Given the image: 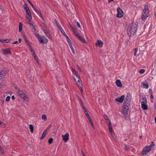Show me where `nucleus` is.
Here are the masks:
<instances>
[{"mask_svg":"<svg viewBox=\"0 0 156 156\" xmlns=\"http://www.w3.org/2000/svg\"><path fill=\"white\" fill-rule=\"evenodd\" d=\"M137 26L134 23L130 24L128 26L127 30V33L129 37L133 35L137 29Z\"/></svg>","mask_w":156,"mask_h":156,"instance_id":"nucleus-1","label":"nucleus"},{"mask_svg":"<svg viewBox=\"0 0 156 156\" xmlns=\"http://www.w3.org/2000/svg\"><path fill=\"white\" fill-rule=\"evenodd\" d=\"M38 39L39 42L42 44L46 43L48 41V39L47 38L44 36H39V37H38Z\"/></svg>","mask_w":156,"mask_h":156,"instance_id":"nucleus-2","label":"nucleus"},{"mask_svg":"<svg viewBox=\"0 0 156 156\" xmlns=\"http://www.w3.org/2000/svg\"><path fill=\"white\" fill-rule=\"evenodd\" d=\"M77 79L78 80L76 81V79L74 77V81L76 82V84L78 85V87H80V86H83V85L81 81L80 80V76L79 75H76V77Z\"/></svg>","mask_w":156,"mask_h":156,"instance_id":"nucleus-3","label":"nucleus"},{"mask_svg":"<svg viewBox=\"0 0 156 156\" xmlns=\"http://www.w3.org/2000/svg\"><path fill=\"white\" fill-rule=\"evenodd\" d=\"M117 14L116 17H117L121 18L123 15V12L122 10L120 8H118L117 9Z\"/></svg>","mask_w":156,"mask_h":156,"instance_id":"nucleus-4","label":"nucleus"},{"mask_svg":"<svg viewBox=\"0 0 156 156\" xmlns=\"http://www.w3.org/2000/svg\"><path fill=\"white\" fill-rule=\"evenodd\" d=\"M150 151V149L147 146H145L141 152L143 155H146Z\"/></svg>","mask_w":156,"mask_h":156,"instance_id":"nucleus-5","label":"nucleus"},{"mask_svg":"<svg viewBox=\"0 0 156 156\" xmlns=\"http://www.w3.org/2000/svg\"><path fill=\"white\" fill-rule=\"evenodd\" d=\"M69 134L66 133L65 135H62V137L63 140L65 142H66L69 139Z\"/></svg>","mask_w":156,"mask_h":156,"instance_id":"nucleus-6","label":"nucleus"},{"mask_svg":"<svg viewBox=\"0 0 156 156\" xmlns=\"http://www.w3.org/2000/svg\"><path fill=\"white\" fill-rule=\"evenodd\" d=\"M125 96L124 95H122L119 98H117L115 99V101L119 102L120 103H122L123 102L124 99L125 98Z\"/></svg>","mask_w":156,"mask_h":156,"instance_id":"nucleus-7","label":"nucleus"},{"mask_svg":"<svg viewBox=\"0 0 156 156\" xmlns=\"http://www.w3.org/2000/svg\"><path fill=\"white\" fill-rule=\"evenodd\" d=\"M131 96L130 94H128L125 100V102H130L131 100Z\"/></svg>","mask_w":156,"mask_h":156,"instance_id":"nucleus-8","label":"nucleus"},{"mask_svg":"<svg viewBox=\"0 0 156 156\" xmlns=\"http://www.w3.org/2000/svg\"><path fill=\"white\" fill-rule=\"evenodd\" d=\"M15 88L16 90V91L17 92V94L20 96L21 95H22L24 93L22 91L20 90L19 88H18L17 87L15 86Z\"/></svg>","mask_w":156,"mask_h":156,"instance_id":"nucleus-9","label":"nucleus"},{"mask_svg":"<svg viewBox=\"0 0 156 156\" xmlns=\"http://www.w3.org/2000/svg\"><path fill=\"white\" fill-rule=\"evenodd\" d=\"M147 104V103H145L144 102H141V106L142 108L144 110H147L148 108Z\"/></svg>","mask_w":156,"mask_h":156,"instance_id":"nucleus-10","label":"nucleus"},{"mask_svg":"<svg viewBox=\"0 0 156 156\" xmlns=\"http://www.w3.org/2000/svg\"><path fill=\"white\" fill-rule=\"evenodd\" d=\"M149 11H147V12H143L141 17V19L144 20L148 16Z\"/></svg>","mask_w":156,"mask_h":156,"instance_id":"nucleus-11","label":"nucleus"},{"mask_svg":"<svg viewBox=\"0 0 156 156\" xmlns=\"http://www.w3.org/2000/svg\"><path fill=\"white\" fill-rule=\"evenodd\" d=\"M129 110V108H127L123 107L122 110V113L125 116H126L128 114Z\"/></svg>","mask_w":156,"mask_h":156,"instance_id":"nucleus-12","label":"nucleus"},{"mask_svg":"<svg viewBox=\"0 0 156 156\" xmlns=\"http://www.w3.org/2000/svg\"><path fill=\"white\" fill-rule=\"evenodd\" d=\"M20 97L26 101L29 102V98L25 93H24L22 95H20Z\"/></svg>","mask_w":156,"mask_h":156,"instance_id":"nucleus-13","label":"nucleus"},{"mask_svg":"<svg viewBox=\"0 0 156 156\" xmlns=\"http://www.w3.org/2000/svg\"><path fill=\"white\" fill-rule=\"evenodd\" d=\"M2 51L3 54L4 55L7 54H10L11 52L9 48L2 49Z\"/></svg>","mask_w":156,"mask_h":156,"instance_id":"nucleus-14","label":"nucleus"},{"mask_svg":"<svg viewBox=\"0 0 156 156\" xmlns=\"http://www.w3.org/2000/svg\"><path fill=\"white\" fill-rule=\"evenodd\" d=\"M8 71H7L6 69H5L0 72V77H2L3 76H4Z\"/></svg>","mask_w":156,"mask_h":156,"instance_id":"nucleus-15","label":"nucleus"},{"mask_svg":"<svg viewBox=\"0 0 156 156\" xmlns=\"http://www.w3.org/2000/svg\"><path fill=\"white\" fill-rule=\"evenodd\" d=\"M108 125L109 130V131L110 132V133L111 134V135L112 136V137H113V133H112V132H113V129H112V125L111 123H108Z\"/></svg>","mask_w":156,"mask_h":156,"instance_id":"nucleus-16","label":"nucleus"},{"mask_svg":"<svg viewBox=\"0 0 156 156\" xmlns=\"http://www.w3.org/2000/svg\"><path fill=\"white\" fill-rule=\"evenodd\" d=\"M103 43L102 41L100 40H98L97 41V43L96 44V46H98L100 47H102L103 46Z\"/></svg>","mask_w":156,"mask_h":156,"instance_id":"nucleus-17","label":"nucleus"},{"mask_svg":"<svg viewBox=\"0 0 156 156\" xmlns=\"http://www.w3.org/2000/svg\"><path fill=\"white\" fill-rule=\"evenodd\" d=\"M144 83H142V85H141V87L145 89L148 88V85L147 82L146 81H145Z\"/></svg>","mask_w":156,"mask_h":156,"instance_id":"nucleus-18","label":"nucleus"},{"mask_svg":"<svg viewBox=\"0 0 156 156\" xmlns=\"http://www.w3.org/2000/svg\"><path fill=\"white\" fill-rule=\"evenodd\" d=\"M77 37L81 41L84 43H86V41L85 39L82 37V36H80V35Z\"/></svg>","mask_w":156,"mask_h":156,"instance_id":"nucleus-19","label":"nucleus"},{"mask_svg":"<svg viewBox=\"0 0 156 156\" xmlns=\"http://www.w3.org/2000/svg\"><path fill=\"white\" fill-rule=\"evenodd\" d=\"M116 85L118 87H121L122 86V84L120 80H117L115 82Z\"/></svg>","mask_w":156,"mask_h":156,"instance_id":"nucleus-20","label":"nucleus"},{"mask_svg":"<svg viewBox=\"0 0 156 156\" xmlns=\"http://www.w3.org/2000/svg\"><path fill=\"white\" fill-rule=\"evenodd\" d=\"M72 31L73 33L74 34L76 35V37H78V36H79L80 34L74 28L73 30H72Z\"/></svg>","mask_w":156,"mask_h":156,"instance_id":"nucleus-21","label":"nucleus"},{"mask_svg":"<svg viewBox=\"0 0 156 156\" xmlns=\"http://www.w3.org/2000/svg\"><path fill=\"white\" fill-rule=\"evenodd\" d=\"M144 8L143 10V12H147V11H149V9L148 6L147 5H144Z\"/></svg>","mask_w":156,"mask_h":156,"instance_id":"nucleus-22","label":"nucleus"},{"mask_svg":"<svg viewBox=\"0 0 156 156\" xmlns=\"http://www.w3.org/2000/svg\"><path fill=\"white\" fill-rule=\"evenodd\" d=\"M130 105V102H125L123 105V107H125L129 108V106Z\"/></svg>","mask_w":156,"mask_h":156,"instance_id":"nucleus-23","label":"nucleus"},{"mask_svg":"<svg viewBox=\"0 0 156 156\" xmlns=\"http://www.w3.org/2000/svg\"><path fill=\"white\" fill-rule=\"evenodd\" d=\"M29 23L31 28H34V27H35V25L34 23L32 22L31 21L29 22Z\"/></svg>","mask_w":156,"mask_h":156,"instance_id":"nucleus-24","label":"nucleus"},{"mask_svg":"<svg viewBox=\"0 0 156 156\" xmlns=\"http://www.w3.org/2000/svg\"><path fill=\"white\" fill-rule=\"evenodd\" d=\"M29 127L31 132L33 133L34 131L33 126L31 124H30L29 126Z\"/></svg>","mask_w":156,"mask_h":156,"instance_id":"nucleus-25","label":"nucleus"},{"mask_svg":"<svg viewBox=\"0 0 156 156\" xmlns=\"http://www.w3.org/2000/svg\"><path fill=\"white\" fill-rule=\"evenodd\" d=\"M26 16L27 19L28 20L29 22L31 21L32 19V16L31 14L28 15Z\"/></svg>","mask_w":156,"mask_h":156,"instance_id":"nucleus-26","label":"nucleus"},{"mask_svg":"<svg viewBox=\"0 0 156 156\" xmlns=\"http://www.w3.org/2000/svg\"><path fill=\"white\" fill-rule=\"evenodd\" d=\"M154 146V142L152 141L151 143V145L149 146H147L150 149V151L152 147H153Z\"/></svg>","mask_w":156,"mask_h":156,"instance_id":"nucleus-27","label":"nucleus"},{"mask_svg":"<svg viewBox=\"0 0 156 156\" xmlns=\"http://www.w3.org/2000/svg\"><path fill=\"white\" fill-rule=\"evenodd\" d=\"M60 31L63 34V35L65 36L66 37L67 36L66 34L65 33V32L64 31L63 29H62V28H60V29H59Z\"/></svg>","mask_w":156,"mask_h":156,"instance_id":"nucleus-28","label":"nucleus"},{"mask_svg":"<svg viewBox=\"0 0 156 156\" xmlns=\"http://www.w3.org/2000/svg\"><path fill=\"white\" fill-rule=\"evenodd\" d=\"M47 133H46V132L44 131L43 133V134L41 136V137L40 139L41 140H42L45 137L46 135V134Z\"/></svg>","mask_w":156,"mask_h":156,"instance_id":"nucleus-29","label":"nucleus"},{"mask_svg":"<svg viewBox=\"0 0 156 156\" xmlns=\"http://www.w3.org/2000/svg\"><path fill=\"white\" fill-rule=\"evenodd\" d=\"M22 23L21 22H20L19 24V31L20 32L22 31Z\"/></svg>","mask_w":156,"mask_h":156,"instance_id":"nucleus-30","label":"nucleus"},{"mask_svg":"<svg viewBox=\"0 0 156 156\" xmlns=\"http://www.w3.org/2000/svg\"><path fill=\"white\" fill-rule=\"evenodd\" d=\"M69 44V47H70V48L72 50V51L73 52V54H75V51H74V50L72 46V44H71V43H70V44Z\"/></svg>","mask_w":156,"mask_h":156,"instance_id":"nucleus-31","label":"nucleus"},{"mask_svg":"<svg viewBox=\"0 0 156 156\" xmlns=\"http://www.w3.org/2000/svg\"><path fill=\"white\" fill-rule=\"evenodd\" d=\"M71 69H72V71L73 74L74 75H75L76 77V75H78L76 74V70L74 69H73V68H72Z\"/></svg>","mask_w":156,"mask_h":156,"instance_id":"nucleus-32","label":"nucleus"},{"mask_svg":"<svg viewBox=\"0 0 156 156\" xmlns=\"http://www.w3.org/2000/svg\"><path fill=\"white\" fill-rule=\"evenodd\" d=\"M43 31H44V33L46 34V35L48 37H50V34H49L48 31H47L45 30H43Z\"/></svg>","mask_w":156,"mask_h":156,"instance_id":"nucleus-33","label":"nucleus"},{"mask_svg":"<svg viewBox=\"0 0 156 156\" xmlns=\"http://www.w3.org/2000/svg\"><path fill=\"white\" fill-rule=\"evenodd\" d=\"M55 23L56 24L58 27L59 29H60V28H62L61 27L60 25L58 23L57 21L56 20H55Z\"/></svg>","mask_w":156,"mask_h":156,"instance_id":"nucleus-34","label":"nucleus"},{"mask_svg":"<svg viewBox=\"0 0 156 156\" xmlns=\"http://www.w3.org/2000/svg\"><path fill=\"white\" fill-rule=\"evenodd\" d=\"M42 119L44 121H45L47 119V116L45 115H43L42 117Z\"/></svg>","mask_w":156,"mask_h":156,"instance_id":"nucleus-35","label":"nucleus"},{"mask_svg":"<svg viewBox=\"0 0 156 156\" xmlns=\"http://www.w3.org/2000/svg\"><path fill=\"white\" fill-rule=\"evenodd\" d=\"M142 99L143 101H142L141 102H144L147 103L146 98L145 97H142Z\"/></svg>","mask_w":156,"mask_h":156,"instance_id":"nucleus-36","label":"nucleus"},{"mask_svg":"<svg viewBox=\"0 0 156 156\" xmlns=\"http://www.w3.org/2000/svg\"><path fill=\"white\" fill-rule=\"evenodd\" d=\"M53 141V139L52 138H50L48 140V142L49 144H51Z\"/></svg>","mask_w":156,"mask_h":156,"instance_id":"nucleus-37","label":"nucleus"},{"mask_svg":"<svg viewBox=\"0 0 156 156\" xmlns=\"http://www.w3.org/2000/svg\"><path fill=\"white\" fill-rule=\"evenodd\" d=\"M23 7L25 11H26L29 9L28 7L27 6V5H23Z\"/></svg>","mask_w":156,"mask_h":156,"instance_id":"nucleus-38","label":"nucleus"},{"mask_svg":"<svg viewBox=\"0 0 156 156\" xmlns=\"http://www.w3.org/2000/svg\"><path fill=\"white\" fill-rule=\"evenodd\" d=\"M134 50L135 51V52L134 53V55L135 56H136L137 55V54H136V53L137 52V51L138 50V48H136L135 49H134Z\"/></svg>","mask_w":156,"mask_h":156,"instance_id":"nucleus-39","label":"nucleus"},{"mask_svg":"<svg viewBox=\"0 0 156 156\" xmlns=\"http://www.w3.org/2000/svg\"><path fill=\"white\" fill-rule=\"evenodd\" d=\"M26 12L27 14V15L31 14V12H30V10H29V9H27V10L26 11Z\"/></svg>","mask_w":156,"mask_h":156,"instance_id":"nucleus-40","label":"nucleus"},{"mask_svg":"<svg viewBox=\"0 0 156 156\" xmlns=\"http://www.w3.org/2000/svg\"><path fill=\"white\" fill-rule=\"evenodd\" d=\"M10 99V96H8L6 97V99H5V101H7V102L9 101Z\"/></svg>","mask_w":156,"mask_h":156,"instance_id":"nucleus-41","label":"nucleus"},{"mask_svg":"<svg viewBox=\"0 0 156 156\" xmlns=\"http://www.w3.org/2000/svg\"><path fill=\"white\" fill-rule=\"evenodd\" d=\"M83 86H80V87H78L80 90L81 91V94H82L83 92V89H82Z\"/></svg>","mask_w":156,"mask_h":156,"instance_id":"nucleus-42","label":"nucleus"},{"mask_svg":"<svg viewBox=\"0 0 156 156\" xmlns=\"http://www.w3.org/2000/svg\"><path fill=\"white\" fill-rule=\"evenodd\" d=\"M124 148L125 150H130V147L126 146H125Z\"/></svg>","mask_w":156,"mask_h":156,"instance_id":"nucleus-43","label":"nucleus"},{"mask_svg":"<svg viewBox=\"0 0 156 156\" xmlns=\"http://www.w3.org/2000/svg\"><path fill=\"white\" fill-rule=\"evenodd\" d=\"M144 71H145L144 69H141L139 71V73L140 74H142L144 73Z\"/></svg>","mask_w":156,"mask_h":156,"instance_id":"nucleus-44","label":"nucleus"},{"mask_svg":"<svg viewBox=\"0 0 156 156\" xmlns=\"http://www.w3.org/2000/svg\"><path fill=\"white\" fill-rule=\"evenodd\" d=\"M39 16L41 17V19L43 20H44V19L43 18V16L42 15V14L41 13V11H40V14L39 15Z\"/></svg>","mask_w":156,"mask_h":156,"instance_id":"nucleus-45","label":"nucleus"},{"mask_svg":"<svg viewBox=\"0 0 156 156\" xmlns=\"http://www.w3.org/2000/svg\"><path fill=\"white\" fill-rule=\"evenodd\" d=\"M9 40L8 39H5L4 40H2V42L4 43H8L9 42Z\"/></svg>","mask_w":156,"mask_h":156,"instance_id":"nucleus-46","label":"nucleus"},{"mask_svg":"<svg viewBox=\"0 0 156 156\" xmlns=\"http://www.w3.org/2000/svg\"><path fill=\"white\" fill-rule=\"evenodd\" d=\"M82 108L84 111L85 113L87 112V109L85 106H83V107H82Z\"/></svg>","mask_w":156,"mask_h":156,"instance_id":"nucleus-47","label":"nucleus"},{"mask_svg":"<svg viewBox=\"0 0 156 156\" xmlns=\"http://www.w3.org/2000/svg\"><path fill=\"white\" fill-rule=\"evenodd\" d=\"M27 45L29 47L30 51L32 52H33L34 51H33L31 47L30 46L29 43H28Z\"/></svg>","mask_w":156,"mask_h":156,"instance_id":"nucleus-48","label":"nucleus"},{"mask_svg":"<svg viewBox=\"0 0 156 156\" xmlns=\"http://www.w3.org/2000/svg\"><path fill=\"white\" fill-rule=\"evenodd\" d=\"M66 37L67 40V41H68L69 44H70V43H71L70 40H69V38L67 36H66Z\"/></svg>","mask_w":156,"mask_h":156,"instance_id":"nucleus-49","label":"nucleus"},{"mask_svg":"<svg viewBox=\"0 0 156 156\" xmlns=\"http://www.w3.org/2000/svg\"><path fill=\"white\" fill-rule=\"evenodd\" d=\"M104 118L106 120H107V119H108V116L106 115H104Z\"/></svg>","mask_w":156,"mask_h":156,"instance_id":"nucleus-50","label":"nucleus"},{"mask_svg":"<svg viewBox=\"0 0 156 156\" xmlns=\"http://www.w3.org/2000/svg\"><path fill=\"white\" fill-rule=\"evenodd\" d=\"M69 25L70 28L71 30H72L74 29V28L72 27L70 23H69Z\"/></svg>","mask_w":156,"mask_h":156,"instance_id":"nucleus-51","label":"nucleus"},{"mask_svg":"<svg viewBox=\"0 0 156 156\" xmlns=\"http://www.w3.org/2000/svg\"><path fill=\"white\" fill-rule=\"evenodd\" d=\"M34 34L35 36L37 38L38 37H39V36H41V35H40L39 34H36V33H35Z\"/></svg>","mask_w":156,"mask_h":156,"instance_id":"nucleus-52","label":"nucleus"},{"mask_svg":"<svg viewBox=\"0 0 156 156\" xmlns=\"http://www.w3.org/2000/svg\"><path fill=\"white\" fill-rule=\"evenodd\" d=\"M32 28L33 29V30H32V31L33 32V34H34L35 33H36V30L35 28V27Z\"/></svg>","mask_w":156,"mask_h":156,"instance_id":"nucleus-53","label":"nucleus"},{"mask_svg":"<svg viewBox=\"0 0 156 156\" xmlns=\"http://www.w3.org/2000/svg\"><path fill=\"white\" fill-rule=\"evenodd\" d=\"M76 24H77V25L78 26V27H79L80 28V25L79 23L78 22H76Z\"/></svg>","mask_w":156,"mask_h":156,"instance_id":"nucleus-54","label":"nucleus"},{"mask_svg":"<svg viewBox=\"0 0 156 156\" xmlns=\"http://www.w3.org/2000/svg\"><path fill=\"white\" fill-rule=\"evenodd\" d=\"M29 2L30 5H31L32 7L33 8H34V6L32 4V3L29 1Z\"/></svg>","mask_w":156,"mask_h":156,"instance_id":"nucleus-55","label":"nucleus"},{"mask_svg":"<svg viewBox=\"0 0 156 156\" xmlns=\"http://www.w3.org/2000/svg\"><path fill=\"white\" fill-rule=\"evenodd\" d=\"M106 120L107 122V123H108H108H111V122H110V121L109 120V119H107V120Z\"/></svg>","mask_w":156,"mask_h":156,"instance_id":"nucleus-56","label":"nucleus"},{"mask_svg":"<svg viewBox=\"0 0 156 156\" xmlns=\"http://www.w3.org/2000/svg\"><path fill=\"white\" fill-rule=\"evenodd\" d=\"M18 43V42L17 41H15L14 42H12V44H16Z\"/></svg>","mask_w":156,"mask_h":156,"instance_id":"nucleus-57","label":"nucleus"},{"mask_svg":"<svg viewBox=\"0 0 156 156\" xmlns=\"http://www.w3.org/2000/svg\"><path fill=\"white\" fill-rule=\"evenodd\" d=\"M85 114L86 116L87 117H89V116H90L89 114L87 112H86V113H85Z\"/></svg>","mask_w":156,"mask_h":156,"instance_id":"nucleus-58","label":"nucleus"},{"mask_svg":"<svg viewBox=\"0 0 156 156\" xmlns=\"http://www.w3.org/2000/svg\"><path fill=\"white\" fill-rule=\"evenodd\" d=\"M87 118L88 119H89V122L92 121L91 118L90 116H89V117H87Z\"/></svg>","mask_w":156,"mask_h":156,"instance_id":"nucleus-59","label":"nucleus"},{"mask_svg":"<svg viewBox=\"0 0 156 156\" xmlns=\"http://www.w3.org/2000/svg\"><path fill=\"white\" fill-rule=\"evenodd\" d=\"M80 103L81 104V106L82 107H83V106H84V105H83V103L82 101H81V102H80Z\"/></svg>","mask_w":156,"mask_h":156,"instance_id":"nucleus-60","label":"nucleus"},{"mask_svg":"<svg viewBox=\"0 0 156 156\" xmlns=\"http://www.w3.org/2000/svg\"><path fill=\"white\" fill-rule=\"evenodd\" d=\"M51 125H50L48 126V127H47L48 129L50 130V128H51Z\"/></svg>","mask_w":156,"mask_h":156,"instance_id":"nucleus-61","label":"nucleus"},{"mask_svg":"<svg viewBox=\"0 0 156 156\" xmlns=\"http://www.w3.org/2000/svg\"><path fill=\"white\" fill-rule=\"evenodd\" d=\"M49 130V129H48L47 127L44 131L46 132V133H47V132Z\"/></svg>","mask_w":156,"mask_h":156,"instance_id":"nucleus-62","label":"nucleus"},{"mask_svg":"<svg viewBox=\"0 0 156 156\" xmlns=\"http://www.w3.org/2000/svg\"><path fill=\"white\" fill-rule=\"evenodd\" d=\"M77 66L78 68V69H79V71H80V72H82V70H81V69H80V67L79 66H77Z\"/></svg>","mask_w":156,"mask_h":156,"instance_id":"nucleus-63","label":"nucleus"},{"mask_svg":"<svg viewBox=\"0 0 156 156\" xmlns=\"http://www.w3.org/2000/svg\"><path fill=\"white\" fill-rule=\"evenodd\" d=\"M90 123L91 126H93V123L92 121H90Z\"/></svg>","mask_w":156,"mask_h":156,"instance_id":"nucleus-64","label":"nucleus"}]
</instances>
